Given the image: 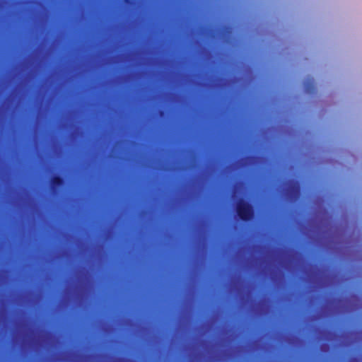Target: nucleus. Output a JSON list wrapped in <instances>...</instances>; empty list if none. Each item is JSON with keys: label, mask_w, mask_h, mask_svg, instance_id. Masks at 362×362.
<instances>
[{"label": "nucleus", "mask_w": 362, "mask_h": 362, "mask_svg": "<svg viewBox=\"0 0 362 362\" xmlns=\"http://www.w3.org/2000/svg\"><path fill=\"white\" fill-rule=\"evenodd\" d=\"M235 212L239 219L244 222H249L255 217L254 206L243 199H240L237 203Z\"/></svg>", "instance_id": "nucleus-1"}, {"label": "nucleus", "mask_w": 362, "mask_h": 362, "mask_svg": "<svg viewBox=\"0 0 362 362\" xmlns=\"http://www.w3.org/2000/svg\"><path fill=\"white\" fill-rule=\"evenodd\" d=\"M289 193L291 196L296 197L298 195L300 192V186L298 182H293L291 184L288 188Z\"/></svg>", "instance_id": "nucleus-3"}, {"label": "nucleus", "mask_w": 362, "mask_h": 362, "mask_svg": "<svg viewBox=\"0 0 362 362\" xmlns=\"http://www.w3.org/2000/svg\"><path fill=\"white\" fill-rule=\"evenodd\" d=\"M315 90L314 80L309 78L305 83V90L308 93H312Z\"/></svg>", "instance_id": "nucleus-4"}, {"label": "nucleus", "mask_w": 362, "mask_h": 362, "mask_svg": "<svg viewBox=\"0 0 362 362\" xmlns=\"http://www.w3.org/2000/svg\"><path fill=\"white\" fill-rule=\"evenodd\" d=\"M52 189L54 192L57 188L64 185V179L60 175H55L51 180Z\"/></svg>", "instance_id": "nucleus-2"}]
</instances>
